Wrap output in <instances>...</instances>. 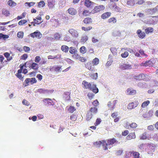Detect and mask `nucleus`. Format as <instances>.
Listing matches in <instances>:
<instances>
[{
  "label": "nucleus",
  "mask_w": 158,
  "mask_h": 158,
  "mask_svg": "<svg viewBox=\"0 0 158 158\" xmlns=\"http://www.w3.org/2000/svg\"><path fill=\"white\" fill-rule=\"evenodd\" d=\"M82 84L84 86V88L89 89L95 94L98 93V89L96 87V85L94 84L92 85L90 83L87 82L85 81H82Z\"/></svg>",
  "instance_id": "f257e3e1"
},
{
  "label": "nucleus",
  "mask_w": 158,
  "mask_h": 158,
  "mask_svg": "<svg viewBox=\"0 0 158 158\" xmlns=\"http://www.w3.org/2000/svg\"><path fill=\"white\" fill-rule=\"evenodd\" d=\"M97 112L98 109L97 108L95 107H91L88 112L87 119L89 120L91 119L92 117V116L96 114Z\"/></svg>",
  "instance_id": "f03ea898"
},
{
  "label": "nucleus",
  "mask_w": 158,
  "mask_h": 158,
  "mask_svg": "<svg viewBox=\"0 0 158 158\" xmlns=\"http://www.w3.org/2000/svg\"><path fill=\"white\" fill-rule=\"evenodd\" d=\"M148 76L143 73H141L139 75L134 76L133 78L136 81H146L148 79Z\"/></svg>",
  "instance_id": "7ed1b4c3"
},
{
  "label": "nucleus",
  "mask_w": 158,
  "mask_h": 158,
  "mask_svg": "<svg viewBox=\"0 0 158 158\" xmlns=\"http://www.w3.org/2000/svg\"><path fill=\"white\" fill-rule=\"evenodd\" d=\"M105 143H106V141L102 140L101 141H100L94 142V145L96 147H99L102 144L103 149L106 150L108 149V147H106V146H105Z\"/></svg>",
  "instance_id": "20e7f679"
},
{
  "label": "nucleus",
  "mask_w": 158,
  "mask_h": 158,
  "mask_svg": "<svg viewBox=\"0 0 158 158\" xmlns=\"http://www.w3.org/2000/svg\"><path fill=\"white\" fill-rule=\"evenodd\" d=\"M105 9V7L103 5H99L95 6L91 12H92L93 14L96 13L101 11L104 10Z\"/></svg>",
  "instance_id": "39448f33"
},
{
  "label": "nucleus",
  "mask_w": 158,
  "mask_h": 158,
  "mask_svg": "<svg viewBox=\"0 0 158 158\" xmlns=\"http://www.w3.org/2000/svg\"><path fill=\"white\" fill-rule=\"evenodd\" d=\"M85 66L86 68L91 71H94V66L91 61H89L85 64Z\"/></svg>",
  "instance_id": "423d86ee"
},
{
  "label": "nucleus",
  "mask_w": 158,
  "mask_h": 158,
  "mask_svg": "<svg viewBox=\"0 0 158 158\" xmlns=\"http://www.w3.org/2000/svg\"><path fill=\"white\" fill-rule=\"evenodd\" d=\"M30 36L33 38L35 37L38 39H40L42 37V35L40 32L37 31L30 34Z\"/></svg>",
  "instance_id": "0eeeda50"
},
{
  "label": "nucleus",
  "mask_w": 158,
  "mask_h": 158,
  "mask_svg": "<svg viewBox=\"0 0 158 158\" xmlns=\"http://www.w3.org/2000/svg\"><path fill=\"white\" fill-rule=\"evenodd\" d=\"M62 66H58L57 65H54L52 66H50L49 70L52 72L55 71L56 72H60V69H61Z\"/></svg>",
  "instance_id": "6e6552de"
},
{
  "label": "nucleus",
  "mask_w": 158,
  "mask_h": 158,
  "mask_svg": "<svg viewBox=\"0 0 158 158\" xmlns=\"http://www.w3.org/2000/svg\"><path fill=\"white\" fill-rule=\"evenodd\" d=\"M138 105V101H135L134 102H131L127 106L128 109H132L137 107Z\"/></svg>",
  "instance_id": "1a4fd4ad"
},
{
  "label": "nucleus",
  "mask_w": 158,
  "mask_h": 158,
  "mask_svg": "<svg viewBox=\"0 0 158 158\" xmlns=\"http://www.w3.org/2000/svg\"><path fill=\"white\" fill-rule=\"evenodd\" d=\"M107 143L106 142L105 146L107 147L108 145H112L117 141L115 138L110 139L106 140Z\"/></svg>",
  "instance_id": "9d476101"
},
{
  "label": "nucleus",
  "mask_w": 158,
  "mask_h": 158,
  "mask_svg": "<svg viewBox=\"0 0 158 158\" xmlns=\"http://www.w3.org/2000/svg\"><path fill=\"white\" fill-rule=\"evenodd\" d=\"M69 32L74 38H77L78 36V33L76 30L73 29H70L69 30Z\"/></svg>",
  "instance_id": "9b49d317"
},
{
  "label": "nucleus",
  "mask_w": 158,
  "mask_h": 158,
  "mask_svg": "<svg viewBox=\"0 0 158 158\" xmlns=\"http://www.w3.org/2000/svg\"><path fill=\"white\" fill-rule=\"evenodd\" d=\"M94 3L89 0H85L84 2L85 6L88 8H92Z\"/></svg>",
  "instance_id": "f8f14e48"
},
{
  "label": "nucleus",
  "mask_w": 158,
  "mask_h": 158,
  "mask_svg": "<svg viewBox=\"0 0 158 158\" xmlns=\"http://www.w3.org/2000/svg\"><path fill=\"white\" fill-rule=\"evenodd\" d=\"M136 33L138 36L141 39H143L146 36L145 32H142L140 29L137 30Z\"/></svg>",
  "instance_id": "ddd939ff"
},
{
  "label": "nucleus",
  "mask_w": 158,
  "mask_h": 158,
  "mask_svg": "<svg viewBox=\"0 0 158 158\" xmlns=\"http://www.w3.org/2000/svg\"><path fill=\"white\" fill-rule=\"evenodd\" d=\"M48 6L50 8H52L54 7L55 5V0H48Z\"/></svg>",
  "instance_id": "4468645a"
},
{
  "label": "nucleus",
  "mask_w": 158,
  "mask_h": 158,
  "mask_svg": "<svg viewBox=\"0 0 158 158\" xmlns=\"http://www.w3.org/2000/svg\"><path fill=\"white\" fill-rule=\"evenodd\" d=\"M135 4L134 0H127V6L129 8L132 7Z\"/></svg>",
  "instance_id": "2eb2a0df"
},
{
  "label": "nucleus",
  "mask_w": 158,
  "mask_h": 158,
  "mask_svg": "<svg viewBox=\"0 0 158 158\" xmlns=\"http://www.w3.org/2000/svg\"><path fill=\"white\" fill-rule=\"evenodd\" d=\"M69 13L71 15H75L77 13V11L74 8L70 7L68 10Z\"/></svg>",
  "instance_id": "dca6fc26"
},
{
  "label": "nucleus",
  "mask_w": 158,
  "mask_h": 158,
  "mask_svg": "<svg viewBox=\"0 0 158 158\" xmlns=\"http://www.w3.org/2000/svg\"><path fill=\"white\" fill-rule=\"evenodd\" d=\"M111 15V13L108 12L103 13L101 17L103 19H106L110 17Z\"/></svg>",
  "instance_id": "f3484780"
},
{
  "label": "nucleus",
  "mask_w": 158,
  "mask_h": 158,
  "mask_svg": "<svg viewBox=\"0 0 158 158\" xmlns=\"http://www.w3.org/2000/svg\"><path fill=\"white\" fill-rule=\"evenodd\" d=\"M140 139L142 140H145L149 139V137L148 135L147 132H145L140 135Z\"/></svg>",
  "instance_id": "a211bd4d"
},
{
  "label": "nucleus",
  "mask_w": 158,
  "mask_h": 158,
  "mask_svg": "<svg viewBox=\"0 0 158 158\" xmlns=\"http://www.w3.org/2000/svg\"><path fill=\"white\" fill-rule=\"evenodd\" d=\"M136 138V135L135 132L130 133L129 135L126 137V139L129 140L132 139H134Z\"/></svg>",
  "instance_id": "6ab92c4d"
},
{
  "label": "nucleus",
  "mask_w": 158,
  "mask_h": 158,
  "mask_svg": "<svg viewBox=\"0 0 158 158\" xmlns=\"http://www.w3.org/2000/svg\"><path fill=\"white\" fill-rule=\"evenodd\" d=\"M136 91L135 90H131L130 88L128 89L127 90V93L128 95H133L136 94Z\"/></svg>",
  "instance_id": "aec40b11"
},
{
  "label": "nucleus",
  "mask_w": 158,
  "mask_h": 158,
  "mask_svg": "<svg viewBox=\"0 0 158 158\" xmlns=\"http://www.w3.org/2000/svg\"><path fill=\"white\" fill-rule=\"evenodd\" d=\"M154 31V28L152 27H147L145 29V32L146 34H148L152 33Z\"/></svg>",
  "instance_id": "412c9836"
},
{
  "label": "nucleus",
  "mask_w": 158,
  "mask_h": 158,
  "mask_svg": "<svg viewBox=\"0 0 158 158\" xmlns=\"http://www.w3.org/2000/svg\"><path fill=\"white\" fill-rule=\"evenodd\" d=\"M31 67L34 70H38L39 69V65L36 63L33 62L31 64Z\"/></svg>",
  "instance_id": "4be33fe9"
},
{
  "label": "nucleus",
  "mask_w": 158,
  "mask_h": 158,
  "mask_svg": "<svg viewBox=\"0 0 158 158\" xmlns=\"http://www.w3.org/2000/svg\"><path fill=\"white\" fill-rule=\"evenodd\" d=\"M43 102H46V101H48V104L49 105H53L54 104V103L52 100L49 98H45L43 100Z\"/></svg>",
  "instance_id": "5701e85b"
},
{
  "label": "nucleus",
  "mask_w": 158,
  "mask_h": 158,
  "mask_svg": "<svg viewBox=\"0 0 158 158\" xmlns=\"http://www.w3.org/2000/svg\"><path fill=\"white\" fill-rule=\"evenodd\" d=\"M120 67L123 70L129 69L131 68V65L128 64H123Z\"/></svg>",
  "instance_id": "b1692460"
},
{
  "label": "nucleus",
  "mask_w": 158,
  "mask_h": 158,
  "mask_svg": "<svg viewBox=\"0 0 158 158\" xmlns=\"http://www.w3.org/2000/svg\"><path fill=\"white\" fill-rule=\"evenodd\" d=\"M83 22L85 24H89L92 23V19L91 18L87 17L84 19Z\"/></svg>",
  "instance_id": "393cba45"
},
{
  "label": "nucleus",
  "mask_w": 158,
  "mask_h": 158,
  "mask_svg": "<svg viewBox=\"0 0 158 158\" xmlns=\"http://www.w3.org/2000/svg\"><path fill=\"white\" fill-rule=\"evenodd\" d=\"M69 48L68 46L65 45H62L61 48V50L63 52L66 53L69 51Z\"/></svg>",
  "instance_id": "a878e982"
},
{
  "label": "nucleus",
  "mask_w": 158,
  "mask_h": 158,
  "mask_svg": "<svg viewBox=\"0 0 158 158\" xmlns=\"http://www.w3.org/2000/svg\"><path fill=\"white\" fill-rule=\"evenodd\" d=\"M4 55L8 61L11 60L12 59V56H10V54L8 52H5Z\"/></svg>",
  "instance_id": "bb28decb"
},
{
  "label": "nucleus",
  "mask_w": 158,
  "mask_h": 158,
  "mask_svg": "<svg viewBox=\"0 0 158 158\" xmlns=\"http://www.w3.org/2000/svg\"><path fill=\"white\" fill-rule=\"evenodd\" d=\"M92 63L94 66L97 65L99 64V60L98 58L95 57L93 59Z\"/></svg>",
  "instance_id": "cd10ccee"
},
{
  "label": "nucleus",
  "mask_w": 158,
  "mask_h": 158,
  "mask_svg": "<svg viewBox=\"0 0 158 158\" xmlns=\"http://www.w3.org/2000/svg\"><path fill=\"white\" fill-rule=\"evenodd\" d=\"M150 103V102L149 100H147L143 102L141 104V107L142 108H144L148 106Z\"/></svg>",
  "instance_id": "c85d7f7f"
},
{
  "label": "nucleus",
  "mask_w": 158,
  "mask_h": 158,
  "mask_svg": "<svg viewBox=\"0 0 158 158\" xmlns=\"http://www.w3.org/2000/svg\"><path fill=\"white\" fill-rule=\"evenodd\" d=\"M7 4L10 6L14 7L16 6V4L12 0H9L7 2Z\"/></svg>",
  "instance_id": "c756f323"
},
{
  "label": "nucleus",
  "mask_w": 158,
  "mask_h": 158,
  "mask_svg": "<svg viewBox=\"0 0 158 158\" xmlns=\"http://www.w3.org/2000/svg\"><path fill=\"white\" fill-rule=\"evenodd\" d=\"M88 40V36L86 35L82 36L81 39V42L82 43H85Z\"/></svg>",
  "instance_id": "7c9ffc66"
},
{
  "label": "nucleus",
  "mask_w": 158,
  "mask_h": 158,
  "mask_svg": "<svg viewBox=\"0 0 158 158\" xmlns=\"http://www.w3.org/2000/svg\"><path fill=\"white\" fill-rule=\"evenodd\" d=\"M117 20L115 18L112 17L109 19L107 21L108 23H115L116 22Z\"/></svg>",
  "instance_id": "2f4dec72"
},
{
  "label": "nucleus",
  "mask_w": 158,
  "mask_h": 158,
  "mask_svg": "<svg viewBox=\"0 0 158 158\" xmlns=\"http://www.w3.org/2000/svg\"><path fill=\"white\" fill-rule=\"evenodd\" d=\"M110 7L111 9H114L116 10V9H117L118 10H119V8L117 6L116 4V3H114L111 4L110 5Z\"/></svg>",
  "instance_id": "473e14b6"
},
{
  "label": "nucleus",
  "mask_w": 158,
  "mask_h": 158,
  "mask_svg": "<svg viewBox=\"0 0 158 158\" xmlns=\"http://www.w3.org/2000/svg\"><path fill=\"white\" fill-rule=\"evenodd\" d=\"M54 39L56 40H59L61 37L60 34L58 33H55L54 35Z\"/></svg>",
  "instance_id": "72a5a7b5"
},
{
  "label": "nucleus",
  "mask_w": 158,
  "mask_h": 158,
  "mask_svg": "<svg viewBox=\"0 0 158 158\" xmlns=\"http://www.w3.org/2000/svg\"><path fill=\"white\" fill-rule=\"evenodd\" d=\"M9 37V35H8L0 33V39H2L4 40H5L6 39L8 38Z\"/></svg>",
  "instance_id": "f704fd0d"
},
{
  "label": "nucleus",
  "mask_w": 158,
  "mask_h": 158,
  "mask_svg": "<svg viewBox=\"0 0 158 158\" xmlns=\"http://www.w3.org/2000/svg\"><path fill=\"white\" fill-rule=\"evenodd\" d=\"M132 155L134 158H141L140 157V154L138 152H133Z\"/></svg>",
  "instance_id": "c9c22d12"
},
{
  "label": "nucleus",
  "mask_w": 158,
  "mask_h": 158,
  "mask_svg": "<svg viewBox=\"0 0 158 158\" xmlns=\"http://www.w3.org/2000/svg\"><path fill=\"white\" fill-rule=\"evenodd\" d=\"M77 58L79 59V60L82 62H85L86 61V59L84 57L79 56L78 54H77Z\"/></svg>",
  "instance_id": "e433bc0d"
},
{
  "label": "nucleus",
  "mask_w": 158,
  "mask_h": 158,
  "mask_svg": "<svg viewBox=\"0 0 158 158\" xmlns=\"http://www.w3.org/2000/svg\"><path fill=\"white\" fill-rule=\"evenodd\" d=\"M92 28V27L91 26L87 27H81V29L85 31H87L90 30Z\"/></svg>",
  "instance_id": "4c0bfd02"
},
{
  "label": "nucleus",
  "mask_w": 158,
  "mask_h": 158,
  "mask_svg": "<svg viewBox=\"0 0 158 158\" xmlns=\"http://www.w3.org/2000/svg\"><path fill=\"white\" fill-rule=\"evenodd\" d=\"M2 14L5 16H8L10 15V12L9 11L6 9H4L2 11Z\"/></svg>",
  "instance_id": "58836bf2"
},
{
  "label": "nucleus",
  "mask_w": 158,
  "mask_h": 158,
  "mask_svg": "<svg viewBox=\"0 0 158 158\" xmlns=\"http://www.w3.org/2000/svg\"><path fill=\"white\" fill-rule=\"evenodd\" d=\"M80 51L81 53L84 54L86 52V48L85 46H82L80 48Z\"/></svg>",
  "instance_id": "ea45409f"
},
{
  "label": "nucleus",
  "mask_w": 158,
  "mask_h": 158,
  "mask_svg": "<svg viewBox=\"0 0 158 158\" xmlns=\"http://www.w3.org/2000/svg\"><path fill=\"white\" fill-rule=\"evenodd\" d=\"M158 8V5L153 9H149L148 10L149 11L151 12L152 13H156L157 11Z\"/></svg>",
  "instance_id": "a19ab883"
},
{
  "label": "nucleus",
  "mask_w": 158,
  "mask_h": 158,
  "mask_svg": "<svg viewBox=\"0 0 158 158\" xmlns=\"http://www.w3.org/2000/svg\"><path fill=\"white\" fill-rule=\"evenodd\" d=\"M76 109L73 106H70L69 107V108L68 109V111L70 113H73L75 110Z\"/></svg>",
  "instance_id": "79ce46f5"
},
{
  "label": "nucleus",
  "mask_w": 158,
  "mask_h": 158,
  "mask_svg": "<svg viewBox=\"0 0 158 158\" xmlns=\"http://www.w3.org/2000/svg\"><path fill=\"white\" fill-rule=\"evenodd\" d=\"M38 92L40 94H45L48 92L47 90L43 89H40L38 90Z\"/></svg>",
  "instance_id": "37998d69"
},
{
  "label": "nucleus",
  "mask_w": 158,
  "mask_h": 158,
  "mask_svg": "<svg viewBox=\"0 0 158 158\" xmlns=\"http://www.w3.org/2000/svg\"><path fill=\"white\" fill-rule=\"evenodd\" d=\"M24 33L22 31H19L18 32L17 34V37L20 38H22L23 37Z\"/></svg>",
  "instance_id": "c03bdc74"
},
{
  "label": "nucleus",
  "mask_w": 158,
  "mask_h": 158,
  "mask_svg": "<svg viewBox=\"0 0 158 158\" xmlns=\"http://www.w3.org/2000/svg\"><path fill=\"white\" fill-rule=\"evenodd\" d=\"M89 11L87 10H84L82 13L83 15L85 16L89 15Z\"/></svg>",
  "instance_id": "a18cd8bd"
},
{
  "label": "nucleus",
  "mask_w": 158,
  "mask_h": 158,
  "mask_svg": "<svg viewBox=\"0 0 158 158\" xmlns=\"http://www.w3.org/2000/svg\"><path fill=\"white\" fill-rule=\"evenodd\" d=\"M45 3L43 1H42L38 3V6L40 8L41 7H44L45 6Z\"/></svg>",
  "instance_id": "49530a36"
},
{
  "label": "nucleus",
  "mask_w": 158,
  "mask_h": 158,
  "mask_svg": "<svg viewBox=\"0 0 158 158\" xmlns=\"http://www.w3.org/2000/svg\"><path fill=\"white\" fill-rule=\"evenodd\" d=\"M30 78H27L25 79L24 81L25 86H27L29 85V83L30 82Z\"/></svg>",
  "instance_id": "de8ad7c7"
},
{
  "label": "nucleus",
  "mask_w": 158,
  "mask_h": 158,
  "mask_svg": "<svg viewBox=\"0 0 158 158\" xmlns=\"http://www.w3.org/2000/svg\"><path fill=\"white\" fill-rule=\"evenodd\" d=\"M87 96L90 100L93 99L94 96V94L93 93H88L87 94Z\"/></svg>",
  "instance_id": "09e8293b"
},
{
  "label": "nucleus",
  "mask_w": 158,
  "mask_h": 158,
  "mask_svg": "<svg viewBox=\"0 0 158 158\" xmlns=\"http://www.w3.org/2000/svg\"><path fill=\"white\" fill-rule=\"evenodd\" d=\"M69 52L71 54H74L75 53L76 50L73 47H71L70 48Z\"/></svg>",
  "instance_id": "8fccbe9b"
},
{
  "label": "nucleus",
  "mask_w": 158,
  "mask_h": 158,
  "mask_svg": "<svg viewBox=\"0 0 158 158\" xmlns=\"http://www.w3.org/2000/svg\"><path fill=\"white\" fill-rule=\"evenodd\" d=\"M129 54L127 52H125L124 53L121 54V56L123 58H126L128 56Z\"/></svg>",
  "instance_id": "3c124183"
},
{
  "label": "nucleus",
  "mask_w": 158,
  "mask_h": 158,
  "mask_svg": "<svg viewBox=\"0 0 158 158\" xmlns=\"http://www.w3.org/2000/svg\"><path fill=\"white\" fill-rule=\"evenodd\" d=\"M41 58L40 56H37L35 57V61L36 63H38L40 62V61L41 60Z\"/></svg>",
  "instance_id": "603ef678"
},
{
  "label": "nucleus",
  "mask_w": 158,
  "mask_h": 158,
  "mask_svg": "<svg viewBox=\"0 0 158 158\" xmlns=\"http://www.w3.org/2000/svg\"><path fill=\"white\" fill-rule=\"evenodd\" d=\"M27 22V21L26 20H22L19 22L18 24L19 25H22L26 23Z\"/></svg>",
  "instance_id": "864d4df0"
},
{
  "label": "nucleus",
  "mask_w": 158,
  "mask_h": 158,
  "mask_svg": "<svg viewBox=\"0 0 158 158\" xmlns=\"http://www.w3.org/2000/svg\"><path fill=\"white\" fill-rule=\"evenodd\" d=\"M139 52L141 56H144L146 57L147 56V55L144 53V51L143 50L140 49L139 51Z\"/></svg>",
  "instance_id": "5fc2aeb1"
},
{
  "label": "nucleus",
  "mask_w": 158,
  "mask_h": 158,
  "mask_svg": "<svg viewBox=\"0 0 158 158\" xmlns=\"http://www.w3.org/2000/svg\"><path fill=\"white\" fill-rule=\"evenodd\" d=\"M92 104L95 107H96L98 105L99 102L96 99L92 102Z\"/></svg>",
  "instance_id": "6e6d98bb"
},
{
  "label": "nucleus",
  "mask_w": 158,
  "mask_h": 158,
  "mask_svg": "<svg viewBox=\"0 0 158 158\" xmlns=\"http://www.w3.org/2000/svg\"><path fill=\"white\" fill-rule=\"evenodd\" d=\"M30 83L31 84H33L34 83H36L37 81L35 78H30Z\"/></svg>",
  "instance_id": "4d7b16f0"
},
{
  "label": "nucleus",
  "mask_w": 158,
  "mask_h": 158,
  "mask_svg": "<svg viewBox=\"0 0 158 158\" xmlns=\"http://www.w3.org/2000/svg\"><path fill=\"white\" fill-rule=\"evenodd\" d=\"M25 4L27 5L29 7H31L33 6L35 4V3L33 2H26Z\"/></svg>",
  "instance_id": "13d9d810"
},
{
  "label": "nucleus",
  "mask_w": 158,
  "mask_h": 158,
  "mask_svg": "<svg viewBox=\"0 0 158 158\" xmlns=\"http://www.w3.org/2000/svg\"><path fill=\"white\" fill-rule=\"evenodd\" d=\"M22 103L23 104L27 106H28L30 105V103L25 99H24L23 100Z\"/></svg>",
  "instance_id": "bf43d9fd"
},
{
  "label": "nucleus",
  "mask_w": 158,
  "mask_h": 158,
  "mask_svg": "<svg viewBox=\"0 0 158 158\" xmlns=\"http://www.w3.org/2000/svg\"><path fill=\"white\" fill-rule=\"evenodd\" d=\"M101 122V120L100 118H98L97 119L95 123V126H98V125Z\"/></svg>",
  "instance_id": "052dcab7"
},
{
  "label": "nucleus",
  "mask_w": 158,
  "mask_h": 158,
  "mask_svg": "<svg viewBox=\"0 0 158 158\" xmlns=\"http://www.w3.org/2000/svg\"><path fill=\"white\" fill-rule=\"evenodd\" d=\"M27 57L28 55L27 54H24L21 56V59L23 60H25L27 58Z\"/></svg>",
  "instance_id": "680f3d73"
},
{
  "label": "nucleus",
  "mask_w": 158,
  "mask_h": 158,
  "mask_svg": "<svg viewBox=\"0 0 158 158\" xmlns=\"http://www.w3.org/2000/svg\"><path fill=\"white\" fill-rule=\"evenodd\" d=\"M98 74L97 73H95L91 75L90 77H91L93 79H96L98 77Z\"/></svg>",
  "instance_id": "e2e57ef3"
},
{
  "label": "nucleus",
  "mask_w": 158,
  "mask_h": 158,
  "mask_svg": "<svg viewBox=\"0 0 158 158\" xmlns=\"http://www.w3.org/2000/svg\"><path fill=\"white\" fill-rule=\"evenodd\" d=\"M23 49L25 52H28L30 50V48L27 46H24L23 47Z\"/></svg>",
  "instance_id": "0e129e2a"
},
{
  "label": "nucleus",
  "mask_w": 158,
  "mask_h": 158,
  "mask_svg": "<svg viewBox=\"0 0 158 158\" xmlns=\"http://www.w3.org/2000/svg\"><path fill=\"white\" fill-rule=\"evenodd\" d=\"M129 132L128 130H126L123 132L122 135L123 136H125L129 134Z\"/></svg>",
  "instance_id": "69168bd1"
},
{
  "label": "nucleus",
  "mask_w": 158,
  "mask_h": 158,
  "mask_svg": "<svg viewBox=\"0 0 158 158\" xmlns=\"http://www.w3.org/2000/svg\"><path fill=\"white\" fill-rule=\"evenodd\" d=\"M130 126L132 128H135L137 127V125L136 123H133L130 124Z\"/></svg>",
  "instance_id": "338daca9"
},
{
  "label": "nucleus",
  "mask_w": 158,
  "mask_h": 158,
  "mask_svg": "<svg viewBox=\"0 0 158 158\" xmlns=\"http://www.w3.org/2000/svg\"><path fill=\"white\" fill-rule=\"evenodd\" d=\"M70 119L73 121H75L77 119V117L75 115L72 114L70 116Z\"/></svg>",
  "instance_id": "774afa93"
}]
</instances>
